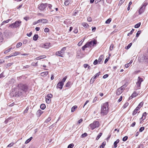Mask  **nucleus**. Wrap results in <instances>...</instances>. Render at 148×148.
Returning a JSON list of instances; mask_svg holds the SVG:
<instances>
[{
  "label": "nucleus",
  "instance_id": "obj_7",
  "mask_svg": "<svg viewBox=\"0 0 148 148\" xmlns=\"http://www.w3.org/2000/svg\"><path fill=\"white\" fill-rule=\"evenodd\" d=\"M47 5L48 3H41L38 5V8L40 10L43 11L45 10Z\"/></svg>",
  "mask_w": 148,
  "mask_h": 148
},
{
  "label": "nucleus",
  "instance_id": "obj_15",
  "mask_svg": "<svg viewBox=\"0 0 148 148\" xmlns=\"http://www.w3.org/2000/svg\"><path fill=\"white\" fill-rule=\"evenodd\" d=\"M48 74V71L42 72L40 73L41 76L42 77H45Z\"/></svg>",
  "mask_w": 148,
  "mask_h": 148
},
{
  "label": "nucleus",
  "instance_id": "obj_56",
  "mask_svg": "<svg viewBox=\"0 0 148 148\" xmlns=\"http://www.w3.org/2000/svg\"><path fill=\"white\" fill-rule=\"evenodd\" d=\"M46 56L45 55H42V56H40V59H44L45 58H46Z\"/></svg>",
  "mask_w": 148,
  "mask_h": 148
},
{
  "label": "nucleus",
  "instance_id": "obj_22",
  "mask_svg": "<svg viewBox=\"0 0 148 148\" xmlns=\"http://www.w3.org/2000/svg\"><path fill=\"white\" fill-rule=\"evenodd\" d=\"M82 25L85 28L89 26V25L87 23L84 22L82 23Z\"/></svg>",
  "mask_w": 148,
  "mask_h": 148
},
{
  "label": "nucleus",
  "instance_id": "obj_62",
  "mask_svg": "<svg viewBox=\"0 0 148 148\" xmlns=\"http://www.w3.org/2000/svg\"><path fill=\"white\" fill-rule=\"evenodd\" d=\"M14 145V143H11L9 145H8L7 146L8 147H10Z\"/></svg>",
  "mask_w": 148,
  "mask_h": 148
},
{
  "label": "nucleus",
  "instance_id": "obj_24",
  "mask_svg": "<svg viewBox=\"0 0 148 148\" xmlns=\"http://www.w3.org/2000/svg\"><path fill=\"white\" fill-rule=\"evenodd\" d=\"M46 108V106L44 104H42L40 105V108L42 110H44Z\"/></svg>",
  "mask_w": 148,
  "mask_h": 148
},
{
  "label": "nucleus",
  "instance_id": "obj_31",
  "mask_svg": "<svg viewBox=\"0 0 148 148\" xmlns=\"http://www.w3.org/2000/svg\"><path fill=\"white\" fill-rule=\"evenodd\" d=\"M47 6H48V8H49V9L50 10L51 12H52L53 11V10L52 9V5H51L50 4H48Z\"/></svg>",
  "mask_w": 148,
  "mask_h": 148
},
{
  "label": "nucleus",
  "instance_id": "obj_10",
  "mask_svg": "<svg viewBox=\"0 0 148 148\" xmlns=\"http://www.w3.org/2000/svg\"><path fill=\"white\" fill-rule=\"evenodd\" d=\"M88 42L89 45V47H90L91 46H94L97 43V41L95 39H93L90 41H89Z\"/></svg>",
  "mask_w": 148,
  "mask_h": 148
},
{
  "label": "nucleus",
  "instance_id": "obj_4",
  "mask_svg": "<svg viewBox=\"0 0 148 148\" xmlns=\"http://www.w3.org/2000/svg\"><path fill=\"white\" fill-rule=\"evenodd\" d=\"M21 23V21H16L14 23L11 24L10 25L11 28H14L19 27Z\"/></svg>",
  "mask_w": 148,
  "mask_h": 148
},
{
  "label": "nucleus",
  "instance_id": "obj_16",
  "mask_svg": "<svg viewBox=\"0 0 148 148\" xmlns=\"http://www.w3.org/2000/svg\"><path fill=\"white\" fill-rule=\"evenodd\" d=\"M119 139H117L116 141H115L114 143V148H116L117 147V144L119 142Z\"/></svg>",
  "mask_w": 148,
  "mask_h": 148
},
{
  "label": "nucleus",
  "instance_id": "obj_39",
  "mask_svg": "<svg viewBox=\"0 0 148 148\" xmlns=\"http://www.w3.org/2000/svg\"><path fill=\"white\" fill-rule=\"evenodd\" d=\"M48 21L46 19H42V23H48Z\"/></svg>",
  "mask_w": 148,
  "mask_h": 148
},
{
  "label": "nucleus",
  "instance_id": "obj_60",
  "mask_svg": "<svg viewBox=\"0 0 148 148\" xmlns=\"http://www.w3.org/2000/svg\"><path fill=\"white\" fill-rule=\"evenodd\" d=\"M52 97V95L51 94H49L47 95V97L49 98H51Z\"/></svg>",
  "mask_w": 148,
  "mask_h": 148
},
{
  "label": "nucleus",
  "instance_id": "obj_36",
  "mask_svg": "<svg viewBox=\"0 0 148 148\" xmlns=\"http://www.w3.org/2000/svg\"><path fill=\"white\" fill-rule=\"evenodd\" d=\"M143 102H141L139 104V105L137 106V107H139V108L140 109V108L143 106Z\"/></svg>",
  "mask_w": 148,
  "mask_h": 148
},
{
  "label": "nucleus",
  "instance_id": "obj_46",
  "mask_svg": "<svg viewBox=\"0 0 148 148\" xmlns=\"http://www.w3.org/2000/svg\"><path fill=\"white\" fill-rule=\"evenodd\" d=\"M11 119V118L10 117H9L5 120L4 122L5 124H7Z\"/></svg>",
  "mask_w": 148,
  "mask_h": 148
},
{
  "label": "nucleus",
  "instance_id": "obj_59",
  "mask_svg": "<svg viewBox=\"0 0 148 148\" xmlns=\"http://www.w3.org/2000/svg\"><path fill=\"white\" fill-rule=\"evenodd\" d=\"M12 64H13L12 63H9L8 64H7L6 67H9V66H11V65H12Z\"/></svg>",
  "mask_w": 148,
  "mask_h": 148
},
{
  "label": "nucleus",
  "instance_id": "obj_53",
  "mask_svg": "<svg viewBox=\"0 0 148 148\" xmlns=\"http://www.w3.org/2000/svg\"><path fill=\"white\" fill-rule=\"evenodd\" d=\"M87 134L86 133H85L82 135V137H84L87 136Z\"/></svg>",
  "mask_w": 148,
  "mask_h": 148
},
{
  "label": "nucleus",
  "instance_id": "obj_42",
  "mask_svg": "<svg viewBox=\"0 0 148 148\" xmlns=\"http://www.w3.org/2000/svg\"><path fill=\"white\" fill-rule=\"evenodd\" d=\"M134 31V29H132V30H131V31L128 34L127 36H130L133 33Z\"/></svg>",
  "mask_w": 148,
  "mask_h": 148
},
{
  "label": "nucleus",
  "instance_id": "obj_20",
  "mask_svg": "<svg viewBox=\"0 0 148 148\" xmlns=\"http://www.w3.org/2000/svg\"><path fill=\"white\" fill-rule=\"evenodd\" d=\"M38 37V35L37 34H35L33 37V40L34 41H36L37 40Z\"/></svg>",
  "mask_w": 148,
  "mask_h": 148
},
{
  "label": "nucleus",
  "instance_id": "obj_47",
  "mask_svg": "<svg viewBox=\"0 0 148 148\" xmlns=\"http://www.w3.org/2000/svg\"><path fill=\"white\" fill-rule=\"evenodd\" d=\"M127 138L128 137L127 136H126L123 138L122 139V140L123 141H125L127 139Z\"/></svg>",
  "mask_w": 148,
  "mask_h": 148
},
{
  "label": "nucleus",
  "instance_id": "obj_12",
  "mask_svg": "<svg viewBox=\"0 0 148 148\" xmlns=\"http://www.w3.org/2000/svg\"><path fill=\"white\" fill-rule=\"evenodd\" d=\"M64 85V83L60 82L57 84V87L60 89H62V88L63 86Z\"/></svg>",
  "mask_w": 148,
  "mask_h": 148
},
{
  "label": "nucleus",
  "instance_id": "obj_23",
  "mask_svg": "<svg viewBox=\"0 0 148 148\" xmlns=\"http://www.w3.org/2000/svg\"><path fill=\"white\" fill-rule=\"evenodd\" d=\"M33 138L32 137H30L29 138L27 139L25 142V144H27L30 141L32 140Z\"/></svg>",
  "mask_w": 148,
  "mask_h": 148
},
{
  "label": "nucleus",
  "instance_id": "obj_50",
  "mask_svg": "<svg viewBox=\"0 0 148 148\" xmlns=\"http://www.w3.org/2000/svg\"><path fill=\"white\" fill-rule=\"evenodd\" d=\"M66 78H67V77L66 76L64 77L63 78V79H62V80L60 82L64 83V82L65 81Z\"/></svg>",
  "mask_w": 148,
  "mask_h": 148
},
{
  "label": "nucleus",
  "instance_id": "obj_9",
  "mask_svg": "<svg viewBox=\"0 0 148 148\" xmlns=\"http://www.w3.org/2000/svg\"><path fill=\"white\" fill-rule=\"evenodd\" d=\"M142 62H148V53H147L144 54L141 59Z\"/></svg>",
  "mask_w": 148,
  "mask_h": 148
},
{
  "label": "nucleus",
  "instance_id": "obj_54",
  "mask_svg": "<svg viewBox=\"0 0 148 148\" xmlns=\"http://www.w3.org/2000/svg\"><path fill=\"white\" fill-rule=\"evenodd\" d=\"M100 72H99L98 73H96L94 76V77L96 78V77H98L99 75L100 74Z\"/></svg>",
  "mask_w": 148,
  "mask_h": 148
},
{
  "label": "nucleus",
  "instance_id": "obj_8",
  "mask_svg": "<svg viewBox=\"0 0 148 148\" xmlns=\"http://www.w3.org/2000/svg\"><path fill=\"white\" fill-rule=\"evenodd\" d=\"M143 81V79L139 77H138V81L136 83L137 88L138 89H140V87L141 83Z\"/></svg>",
  "mask_w": 148,
  "mask_h": 148
},
{
  "label": "nucleus",
  "instance_id": "obj_5",
  "mask_svg": "<svg viewBox=\"0 0 148 148\" xmlns=\"http://www.w3.org/2000/svg\"><path fill=\"white\" fill-rule=\"evenodd\" d=\"M99 125V123L98 121H94L93 123L90 124L89 126L92 130H93L96 127H98Z\"/></svg>",
  "mask_w": 148,
  "mask_h": 148
},
{
  "label": "nucleus",
  "instance_id": "obj_63",
  "mask_svg": "<svg viewBox=\"0 0 148 148\" xmlns=\"http://www.w3.org/2000/svg\"><path fill=\"white\" fill-rule=\"evenodd\" d=\"M97 99V97H95L93 100V103H95V102H96Z\"/></svg>",
  "mask_w": 148,
  "mask_h": 148
},
{
  "label": "nucleus",
  "instance_id": "obj_61",
  "mask_svg": "<svg viewBox=\"0 0 148 148\" xmlns=\"http://www.w3.org/2000/svg\"><path fill=\"white\" fill-rule=\"evenodd\" d=\"M51 120V118H48L45 121V122L46 123H47L49 122Z\"/></svg>",
  "mask_w": 148,
  "mask_h": 148
},
{
  "label": "nucleus",
  "instance_id": "obj_2",
  "mask_svg": "<svg viewBox=\"0 0 148 148\" xmlns=\"http://www.w3.org/2000/svg\"><path fill=\"white\" fill-rule=\"evenodd\" d=\"M108 103L106 102L101 106V114L103 115H106L109 111Z\"/></svg>",
  "mask_w": 148,
  "mask_h": 148
},
{
  "label": "nucleus",
  "instance_id": "obj_44",
  "mask_svg": "<svg viewBox=\"0 0 148 148\" xmlns=\"http://www.w3.org/2000/svg\"><path fill=\"white\" fill-rule=\"evenodd\" d=\"M74 145L73 143L69 144L68 146V148H72L74 146Z\"/></svg>",
  "mask_w": 148,
  "mask_h": 148
},
{
  "label": "nucleus",
  "instance_id": "obj_40",
  "mask_svg": "<svg viewBox=\"0 0 148 148\" xmlns=\"http://www.w3.org/2000/svg\"><path fill=\"white\" fill-rule=\"evenodd\" d=\"M22 45V43L21 42H19L16 45V47L17 48H18L21 47Z\"/></svg>",
  "mask_w": 148,
  "mask_h": 148
},
{
  "label": "nucleus",
  "instance_id": "obj_43",
  "mask_svg": "<svg viewBox=\"0 0 148 148\" xmlns=\"http://www.w3.org/2000/svg\"><path fill=\"white\" fill-rule=\"evenodd\" d=\"M111 18H109L106 21L105 23L106 24H109L111 22Z\"/></svg>",
  "mask_w": 148,
  "mask_h": 148
},
{
  "label": "nucleus",
  "instance_id": "obj_57",
  "mask_svg": "<svg viewBox=\"0 0 148 148\" xmlns=\"http://www.w3.org/2000/svg\"><path fill=\"white\" fill-rule=\"evenodd\" d=\"M144 129V127H142L140 128L139 129V131L140 132H142Z\"/></svg>",
  "mask_w": 148,
  "mask_h": 148
},
{
  "label": "nucleus",
  "instance_id": "obj_17",
  "mask_svg": "<svg viewBox=\"0 0 148 148\" xmlns=\"http://www.w3.org/2000/svg\"><path fill=\"white\" fill-rule=\"evenodd\" d=\"M146 115H147V113H146V112H144L142 116L140 119V120H144L145 118Z\"/></svg>",
  "mask_w": 148,
  "mask_h": 148
},
{
  "label": "nucleus",
  "instance_id": "obj_38",
  "mask_svg": "<svg viewBox=\"0 0 148 148\" xmlns=\"http://www.w3.org/2000/svg\"><path fill=\"white\" fill-rule=\"evenodd\" d=\"M3 40L1 33L0 32V42H2Z\"/></svg>",
  "mask_w": 148,
  "mask_h": 148
},
{
  "label": "nucleus",
  "instance_id": "obj_6",
  "mask_svg": "<svg viewBox=\"0 0 148 148\" xmlns=\"http://www.w3.org/2000/svg\"><path fill=\"white\" fill-rule=\"evenodd\" d=\"M66 47H63L62 49L60 51L56 52V55L62 57H63V55L64 53V51L66 50Z\"/></svg>",
  "mask_w": 148,
  "mask_h": 148
},
{
  "label": "nucleus",
  "instance_id": "obj_52",
  "mask_svg": "<svg viewBox=\"0 0 148 148\" xmlns=\"http://www.w3.org/2000/svg\"><path fill=\"white\" fill-rule=\"evenodd\" d=\"M44 31L46 33L48 32L49 31V29L48 28H45L44 30Z\"/></svg>",
  "mask_w": 148,
  "mask_h": 148
},
{
  "label": "nucleus",
  "instance_id": "obj_13",
  "mask_svg": "<svg viewBox=\"0 0 148 148\" xmlns=\"http://www.w3.org/2000/svg\"><path fill=\"white\" fill-rule=\"evenodd\" d=\"M43 112L41 110H38L36 112V115L38 116H40L43 113Z\"/></svg>",
  "mask_w": 148,
  "mask_h": 148
},
{
  "label": "nucleus",
  "instance_id": "obj_3",
  "mask_svg": "<svg viewBox=\"0 0 148 148\" xmlns=\"http://www.w3.org/2000/svg\"><path fill=\"white\" fill-rule=\"evenodd\" d=\"M148 4V3L147 1H145L143 3L138 11L139 14H141L144 12L145 10V7Z\"/></svg>",
  "mask_w": 148,
  "mask_h": 148
},
{
  "label": "nucleus",
  "instance_id": "obj_21",
  "mask_svg": "<svg viewBox=\"0 0 148 148\" xmlns=\"http://www.w3.org/2000/svg\"><path fill=\"white\" fill-rule=\"evenodd\" d=\"M103 57H104V56L103 55H101L99 58V59L98 60V62L99 63H100L101 62V61L102 60V59Z\"/></svg>",
  "mask_w": 148,
  "mask_h": 148
},
{
  "label": "nucleus",
  "instance_id": "obj_58",
  "mask_svg": "<svg viewBox=\"0 0 148 148\" xmlns=\"http://www.w3.org/2000/svg\"><path fill=\"white\" fill-rule=\"evenodd\" d=\"M33 66H37V62L34 63L32 62L31 64Z\"/></svg>",
  "mask_w": 148,
  "mask_h": 148
},
{
  "label": "nucleus",
  "instance_id": "obj_28",
  "mask_svg": "<svg viewBox=\"0 0 148 148\" xmlns=\"http://www.w3.org/2000/svg\"><path fill=\"white\" fill-rule=\"evenodd\" d=\"M96 79V78H95L94 76L93 77L90 79V84H92L93 83Z\"/></svg>",
  "mask_w": 148,
  "mask_h": 148
},
{
  "label": "nucleus",
  "instance_id": "obj_45",
  "mask_svg": "<svg viewBox=\"0 0 148 148\" xmlns=\"http://www.w3.org/2000/svg\"><path fill=\"white\" fill-rule=\"evenodd\" d=\"M132 43H130L126 47H125V48L127 49H129L131 47L132 45Z\"/></svg>",
  "mask_w": 148,
  "mask_h": 148
},
{
  "label": "nucleus",
  "instance_id": "obj_49",
  "mask_svg": "<svg viewBox=\"0 0 148 148\" xmlns=\"http://www.w3.org/2000/svg\"><path fill=\"white\" fill-rule=\"evenodd\" d=\"M128 105L129 103L128 102L125 103L123 106V108H126L127 107V106Z\"/></svg>",
  "mask_w": 148,
  "mask_h": 148
},
{
  "label": "nucleus",
  "instance_id": "obj_64",
  "mask_svg": "<svg viewBox=\"0 0 148 148\" xmlns=\"http://www.w3.org/2000/svg\"><path fill=\"white\" fill-rule=\"evenodd\" d=\"M32 32H31L29 34L27 33V35L29 37H30L32 35Z\"/></svg>",
  "mask_w": 148,
  "mask_h": 148
},
{
  "label": "nucleus",
  "instance_id": "obj_37",
  "mask_svg": "<svg viewBox=\"0 0 148 148\" xmlns=\"http://www.w3.org/2000/svg\"><path fill=\"white\" fill-rule=\"evenodd\" d=\"M12 49V48H10L8 49L7 50H6L4 52V53L6 54V53H8V52H10L11 51V50Z\"/></svg>",
  "mask_w": 148,
  "mask_h": 148
},
{
  "label": "nucleus",
  "instance_id": "obj_1",
  "mask_svg": "<svg viewBox=\"0 0 148 148\" xmlns=\"http://www.w3.org/2000/svg\"><path fill=\"white\" fill-rule=\"evenodd\" d=\"M28 88V86L25 84H18L16 89H12L10 93V95L13 97H17L21 96L23 92H25L27 91Z\"/></svg>",
  "mask_w": 148,
  "mask_h": 148
},
{
  "label": "nucleus",
  "instance_id": "obj_27",
  "mask_svg": "<svg viewBox=\"0 0 148 148\" xmlns=\"http://www.w3.org/2000/svg\"><path fill=\"white\" fill-rule=\"evenodd\" d=\"M106 144V142H103L102 144L100 146V148H103Z\"/></svg>",
  "mask_w": 148,
  "mask_h": 148
},
{
  "label": "nucleus",
  "instance_id": "obj_30",
  "mask_svg": "<svg viewBox=\"0 0 148 148\" xmlns=\"http://www.w3.org/2000/svg\"><path fill=\"white\" fill-rule=\"evenodd\" d=\"M102 133H100L97 136L96 138V140H98L102 136Z\"/></svg>",
  "mask_w": 148,
  "mask_h": 148
},
{
  "label": "nucleus",
  "instance_id": "obj_32",
  "mask_svg": "<svg viewBox=\"0 0 148 148\" xmlns=\"http://www.w3.org/2000/svg\"><path fill=\"white\" fill-rule=\"evenodd\" d=\"M71 84V82H68L65 85V86L67 87H69Z\"/></svg>",
  "mask_w": 148,
  "mask_h": 148
},
{
  "label": "nucleus",
  "instance_id": "obj_26",
  "mask_svg": "<svg viewBox=\"0 0 148 148\" xmlns=\"http://www.w3.org/2000/svg\"><path fill=\"white\" fill-rule=\"evenodd\" d=\"M77 106H73L72 108H71V112H73L74 111H75V109L77 108Z\"/></svg>",
  "mask_w": 148,
  "mask_h": 148
},
{
  "label": "nucleus",
  "instance_id": "obj_14",
  "mask_svg": "<svg viewBox=\"0 0 148 148\" xmlns=\"http://www.w3.org/2000/svg\"><path fill=\"white\" fill-rule=\"evenodd\" d=\"M140 109V108H139V107H137L135 109V110H134L133 113L132 114L133 115H135L137 113V111L138 110H139Z\"/></svg>",
  "mask_w": 148,
  "mask_h": 148
},
{
  "label": "nucleus",
  "instance_id": "obj_41",
  "mask_svg": "<svg viewBox=\"0 0 148 148\" xmlns=\"http://www.w3.org/2000/svg\"><path fill=\"white\" fill-rule=\"evenodd\" d=\"M125 86L124 85L121 86L120 88H119L120 89L122 92H123V90L125 89Z\"/></svg>",
  "mask_w": 148,
  "mask_h": 148
},
{
  "label": "nucleus",
  "instance_id": "obj_25",
  "mask_svg": "<svg viewBox=\"0 0 148 148\" xmlns=\"http://www.w3.org/2000/svg\"><path fill=\"white\" fill-rule=\"evenodd\" d=\"M70 0H66L64 3V5H68L70 3Z\"/></svg>",
  "mask_w": 148,
  "mask_h": 148
},
{
  "label": "nucleus",
  "instance_id": "obj_33",
  "mask_svg": "<svg viewBox=\"0 0 148 148\" xmlns=\"http://www.w3.org/2000/svg\"><path fill=\"white\" fill-rule=\"evenodd\" d=\"M141 24L140 23H139L135 25L134 27L135 28H138L140 26Z\"/></svg>",
  "mask_w": 148,
  "mask_h": 148
},
{
  "label": "nucleus",
  "instance_id": "obj_11",
  "mask_svg": "<svg viewBox=\"0 0 148 148\" xmlns=\"http://www.w3.org/2000/svg\"><path fill=\"white\" fill-rule=\"evenodd\" d=\"M50 45V43L49 42H47L44 44H41V46L42 48L47 49L49 47Z\"/></svg>",
  "mask_w": 148,
  "mask_h": 148
},
{
  "label": "nucleus",
  "instance_id": "obj_35",
  "mask_svg": "<svg viewBox=\"0 0 148 148\" xmlns=\"http://www.w3.org/2000/svg\"><path fill=\"white\" fill-rule=\"evenodd\" d=\"M141 31L140 30L138 31V32H137V33L136 34V37L137 38L139 36L140 34L141 33Z\"/></svg>",
  "mask_w": 148,
  "mask_h": 148
},
{
  "label": "nucleus",
  "instance_id": "obj_34",
  "mask_svg": "<svg viewBox=\"0 0 148 148\" xmlns=\"http://www.w3.org/2000/svg\"><path fill=\"white\" fill-rule=\"evenodd\" d=\"M10 19H8L6 21H4L1 23V25H3L5 23H8L9 21H10Z\"/></svg>",
  "mask_w": 148,
  "mask_h": 148
},
{
  "label": "nucleus",
  "instance_id": "obj_48",
  "mask_svg": "<svg viewBox=\"0 0 148 148\" xmlns=\"http://www.w3.org/2000/svg\"><path fill=\"white\" fill-rule=\"evenodd\" d=\"M28 41V40L27 39H24L23 41V44H26L27 43Z\"/></svg>",
  "mask_w": 148,
  "mask_h": 148
},
{
  "label": "nucleus",
  "instance_id": "obj_18",
  "mask_svg": "<svg viewBox=\"0 0 148 148\" xmlns=\"http://www.w3.org/2000/svg\"><path fill=\"white\" fill-rule=\"evenodd\" d=\"M138 93H137L135 91L131 95L132 98H134L136 97L138 95Z\"/></svg>",
  "mask_w": 148,
  "mask_h": 148
},
{
  "label": "nucleus",
  "instance_id": "obj_29",
  "mask_svg": "<svg viewBox=\"0 0 148 148\" xmlns=\"http://www.w3.org/2000/svg\"><path fill=\"white\" fill-rule=\"evenodd\" d=\"M46 102L48 104L51 101V99L45 97Z\"/></svg>",
  "mask_w": 148,
  "mask_h": 148
},
{
  "label": "nucleus",
  "instance_id": "obj_19",
  "mask_svg": "<svg viewBox=\"0 0 148 148\" xmlns=\"http://www.w3.org/2000/svg\"><path fill=\"white\" fill-rule=\"evenodd\" d=\"M123 92L119 88L117 90L116 92V94L117 95H119L121 93Z\"/></svg>",
  "mask_w": 148,
  "mask_h": 148
},
{
  "label": "nucleus",
  "instance_id": "obj_55",
  "mask_svg": "<svg viewBox=\"0 0 148 148\" xmlns=\"http://www.w3.org/2000/svg\"><path fill=\"white\" fill-rule=\"evenodd\" d=\"M98 62V61L97 60H95L93 62V64L94 65H96L97 64Z\"/></svg>",
  "mask_w": 148,
  "mask_h": 148
},
{
  "label": "nucleus",
  "instance_id": "obj_51",
  "mask_svg": "<svg viewBox=\"0 0 148 148\" xmlns=\"http://www.w3.org/2000/svg\"><path fill=\"white\" fill-rule=\"evenodd\" d=\"M113 47H114V45L113 44H112L110 45V51H112L113 49Z\"/></svg>",
  "mask_w": 148,
  "mask_h": 148
}]
</instances>
